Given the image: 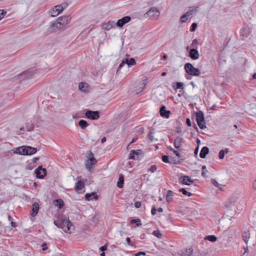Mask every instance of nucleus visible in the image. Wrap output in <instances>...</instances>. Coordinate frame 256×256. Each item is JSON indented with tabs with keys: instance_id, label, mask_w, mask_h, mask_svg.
Segmentation results:
<instances>
[{
	"instance_id": "f257e3e1",
	"label": "nucleus",
	"mask_w": 256,
	"mask_h": 256,
	"mask_svg": "<svg viewBox=\"0 0 256 256\" xmlns=\"http://www.w3.org/2000/svg\"><path fill=\"white\" fill-rule=\"evenodd\" d=\"M242 202V198L238 194H232L228 199L226 206L230 210L236 208H238Z\"/></svg>"
},
{
	"instance_id": "f03ea898",
	"label": "nucleus",
	"mask_w": 256,
	"mask_h": 256,
	"mask_svg": "<svg viewBox=\"0 0 256 256\" xmlns=\"http://www.w3.org/2000/svg\"><path fill=\"white\" fill-rule=\"evenodd\" d=\"M37 152V149L30 146H20L14 151V153L21 155H32Z\"/></svg>"
},
{
	"instance_id": "7ed1b4c3",
	"label": "nucleus",
	"mask_w": 256,
	"mask_h": 256,
	"mask_svg": "<svg viewBox=\"0 0 256 256\" xmlns=\"http://www.w3.org/2000/svg\"><path fill=\"white\" fill-rule=\"evenodd\" d=\"M186 72L190 75L198 76L200 74L198 68H195L190 63H186L184 65Z\"/></svg>"
},
{
	"instance_id": "20e7f679",
	"label": "nucleus",
	"mask_w": 256,
	"mask_h": 256,
	"mask_svg": "<svg viewBox=\"0 0 256 256\" xmlns=\"http://www.w3.org/2000/svg\"><path fill=\"white\" fill-rule=\"evenodd\" d=\"M64 10V8L61 5H57L54 6L53 8L50 11V16L51 17L56 16L58 14L61 13Z\"/></svg>"
},
{
	"instance_id": "39448f33",
	"label": "nucleus",
	"mask_w": 256,
	"mask_h": 256,
	"mask_svg": "<svg viewBox=\"0 0 256 256\" xmlns=\"http://www.w3.org/2000/svg\"><path fill=\"white\" fill-rule=\"evenodd\" d=\"M180 183L182 184L190 186L194 183V180L190 178L187 176H182L178 178Z\"/></svg>"
},
{
	"instance_id": "423d86ee",
	"label": "nucleus",
	"mask_w": 256,
	"mask_h": 256,
	"mask_svg": "<svg viewBox=\"0 0 256 256\" xmlns=\"http://www.w3.org/2000/svg\"><path fill=\"white\" fill-rule=\"evenodd\" d=\"M141 152L142 150H132L129 154L128 159H132L134 160H140Z\"/></svg>"
},
{
	"instance_id": "0eeeda50",
	"label": "nucleus",
	"mask_w": 256,
	"mask_h": 256,
	"mask_svg": "<svg viewBox=\"0 0 256 256\" xmlns=\"http://www.w3.org/2000/svg\"><path fill=\"white\" fill-rule=\"evenodd\" d=\"M86 116L88 118L96 120L100 118L99 112L98 111L87 110Z\"/></svg>"
},
{
	"instance_id": "6e6552de",
	"label": "nucleus",
	"mask_w": 256,
	"mask_h": 256,
	"mask_svg": "<svg viewBox=\"0 0 256 256\" xmlns=\"http://www.w3.org/2000/svg\"><path fill=\"white\" fill-rule=\"evenodd\" d=\"M35 174L38 178H42L46 174V168H42V166H38L35 170Z\"/></svg>"
},
{
	"instance_id": "1a4fd4ad",
	"label": "nucleus",
	"mask_w": 256,
	"mask_h": 256,
	"mask_svg": "<svg viewBox=\"0 0 256 256\" xmlns=\"http://www.w3.org/2000/svg\"><path fill=\"white\" fill-rule=\"evenodd\" d=\"M96 160L94 158L93 154H91L90 158L86 162V166L90 170L92 168V166L96 164Z\"/></svg>"
},
{
	"instance_id": "9d476101",
	"label": "nucleus",
	"mask_w": 256,
	"mask_h": 256,
	"mask_svg": "<svg viewBox=\"0 0 256 256\" xmlns=\"http://www.w3.org/2000/svg\"><path fill=\"white\" fill-rule=\"evenodd\" d=\"M130 20L131 18L129 16H124L122 18L118 20L116 22V25L119 28H122Z\"/></svg>"
},
{
	"instance_id": "9b49d317",
	"label": "nucleus",
	"mask_w": 256,
	"mask_h": 256,
	"mask_svg": "<svg viewBox=\"0 0 256 256\" xmlns=\"http://www.w3.org/2000/svg\"><path fill=\"white\" fill-rule=\"evenodd\" d=\"M189 56L194 60H196L199 58L200 54L197 50L192 48L190 50Z\"/></svg>"
},
{
	"instance_id": "f8f14e48",
	"label": "nucleus",
	"mask_w": 256,
	"mask_h": 256,
	"mask_svg": "<svg viewBox=\"0 0 256 256\" xmlns=\"http://www.w3.org/2000/svg\"><path fill=\"white\" fill-rule=\"evenodd\" d=\"M116 25L113 21L109 20L107 22L102 24V28L106 30H109Z\"/></svg>"
},
{
	"instance_id": "ddd939ff",
	"label": "nucleus",
	"mask_w": 256,
	"mask_h": 256,
	"mask_svg": "<svg viewBox=\"0 0 256 256\" xmlns=\"http://www.w3.org/2000/svg\"><path fill=\"white\" fill-rule=\"evenodd\" d=\"M160 114L162 117L168 118L170 114V111L166 110V106H162L160 110Z\"/></svg>"
},
{
	"instance_id": "4468645a",
	"label": "nucleus",
	"mask_w": 256,
	"mask_h": 256,
	"mask_svg": "<svg viewBox=\"0 0 256 256\" xmlns=\"http://www.w3.org/2000/svg\"><path fill=\"white\" fill-rule=\"evenodd\" d=\"M68 226H71V222L68 219H64L60 222V228H61L64 232Z\"/></svg>"
},
{
	"instance_id": "2eb2a0df",
	"label": "nucleus",
	"mask_w": 256,
	"mask_h": 256,
	"mask_svg": "<svg viewBox=\"0 0 256 256\" xmlns=\"http://www.w3.org/2000/svg\"><path fill=\"white\" fill-rule=\"evenodd\" d=\"M70 20V18L68 16H60L57 20L58 21L60 22V23L64 26L68 24Z\"/></svg>"
},
{
	"instance_id": "dca6fc26",
	"label": "nucleus",
	"mask_w": 256,
	"mask_h": 256,
	"mask_svg": "<svg viewBox=\"0 0 256 256\" xmlns=\"http://www.w3.org/2000/svg\"><path fill=\"white\" fill-rule=\"evenodd\" d=\"M193 252V250L192 248H184L181 250L180 255V256H190Z\"/></svg>"
},
{
	"instance_id": "f3484780",
	"label": "nucleus",
	"mask_w": 256,
	"mask_h": 256,
	"mask_svg": "<svg viewBox=\"0 0 256 256\" xmlns=\"http://www.w3.org/2000/svg\"><path fill=\"white\" fill-rule=\"evenodd\" d=\"M39 210V204L37 202H34L32 206L31 216L32 217L35 216Z\"/></svg>"
},
{
	"instance_id": "a211bd4d",
	"label": "nucleus",
	"mask_w": 256,
	"mask_h": 256,
	"mask_svg": "<svg viewBox=\"0 0 256 256\" xmlns=\"http://www.w3.org/2000/svg\"><path fill=\"white\" fill-rule=\"evenodd\" d=\"M78 88L79 89L83 92H88V85L86 82H80L78 84Z\"/></svg>"
},
{
	"instance_id": "6ab92c4d",
	"label": "nucleus",
	"mask_w": 256,
	"mask_h": 256,
	"mask_svg": "<svg viewBox=\"0 0 256 256\" xmlns=\"http://www.w3.org/2000/svg\"><path fill=\"white\" fill-rule=\"evenodd\" d=\"M209 152V148L207 146H204L200 154V156L202 158H204L208 154Z\"/></svg>"
},
{
	"instance_id": "aec40b11",
	"label": "nucleus",
	"mask_w": 256,
	"mask_h": 256,
	"mask_svg": "<svg viewBox=\"0 0 256 256\" xmlns=\"http://www.w3.org/2000/svg\"><path fill=\"white\" fill-rule=\"evenodd\" d=\"M196 122H203L204 120V114L202 111L198 110L196 112Z\"/></svg>"
},
{
	"instance_id": "412c9836",
	"label": "nucleus",
	"mask_w": 256,
	"mask_h": 256,
	"mask_svg": "<svg viewBox=\"0 0 256 256\" xmlns=\"http://www.w3.org/2000/svg\"><path fill=\"white\" fill-rule=\"evenodd\" d=\"M148 14L149 16H158L159 15V11L157 8L153 7L150 8V9L148 11Z\"/></svg>"
},
{
	"instance_id": "4be33fe9",
	"label": "nucleus",
	"mask_w": 256,
	"mask_h": 256,
	"mask_svg": "<svg viewBox=\"0 0 256 256\" xmlns=\"http://www.w3.org/2000/svg\"><path fill=\"white\" fill-rule=\"evenodd\" d=\"M85 198L86 200H90L93 198L96 200L98 198V196L95 192L87 193L85 195Z\"/></svg>"
},
{
	"instance_id": "5701e85b",
	"label": "nucleus",
	"mask_w": 256,
	"mask_h": 256,
	"mask_svg": "<svg viewBox=\"0 0 256 256\" xmlns=\"http://www.w3.org/2000/svg\"><path fill=\"white\" fill-rule=\"evenodd\" d=\"M182 141L183 140L182 138L179 137L176 138L174 142V147L176 148H179L182 146Z\"/></svg>"
},
{
	"instance_id": "b1692460",
	"label": "nucleus",
	"mask_w": 256,
	"mask_h": 256,
	"mask_svg": "<svg viewBox=\"0 0 256 256\" xmlns=\"http://www.w3.org/2000/svg\"><path fill=\"white\" fill-rule=\"evenodd\" d=\"M52 26L54 27V30H59L64 27V26L60 23V22H59L57 20L54 22Z\"/></svg>"
},
{
	"instance_id": "393cba45",
	"label": "nucleus",
	"mask_w": 256,
	"mask_h": 256,
	"mask_svg": "<svg viewBox=\"0 0 256 256\" xmlns=\"http://www.w3.org/2000/svg\"><path fill=\"white\" fill-rule=\"evenodd\" d=\"M124 182V178L122 174H120L118 180L117 182V186L119 188H122Z\"/></svg>"
},
{
	"instance_id": "a878e982",
	"label": "nucleus",
	"mask_w": 256,
	"mask_h": 256,
	"mask_svg": "<svg viewBox=\"0 0 256 256\" xmlns=\"http://www.w3.org/2000/svg\"><path fill=\"white\" fill-rule=\"evenodd\" d=\"M242 237L245 243L247 244L250 237V234L249 231L244 232L242 234Z\"/></svg>"
},
{
	"instance_id": "bb28decb",
	"label": "nucleus",
	"mask_w": 256,
	"mask_h": 256,
	"mask_svg": "<svg viewBox=\"0 0 256 256\" xmlns=\"http://www.w3.org/2000/svg\"><path fill=\"white\" fill-rule=\"evenodd\" d=\"M172 198H173V192L170 190H168L166 196V201L168 202H170L172 201Z\"/></svg>"
},
{
	"instance_id": "cd10ccee",
	"label": "nucleus",
	"mask_w": 256,
	"mask_h": 256,
	"mask_svg": "<svg viewBox=\"0 0 256 256\" xmlns=\"http://www.w3.org/2000/svg\"><path fill=\"white\" fill-rule=\"evenodd\" d=\"M197 7L191 6L189 10L186 14L188 16H192L194 12L197 11Z\"/></svg>"
},
{
	"instance_id": "c85d7f7f",
	"label": "nucleus",
	"mask_w": 256,
	"mask_h": 256,
	"mask_svg": "<svg viewBox=\"0 0 256 256\" xmlns=\"http://www.w3.org/2000/svg\"><path fill=\"white\" fill-rule=\"evenodd\" d=\"M84 188V184L81 181H78L75 185V188L76 190H82Z\"/></svg>"
},
{
	"instance_id": "c756f323",
	"label": "nucleus",
	"mask_w": 256,
	"mask_h": 256,
	"mask_svg": "<svg viewBox=\"0 0 256 256\" xmlns=\"http://www.w3.org/2000/svg\"><path fill=\"white\" fill-rule=\"evenodd\" d=\"M125 60L128 67L134 66L136 64V62L134 58H130V60L126 58Z\"/></svg>"
},
{
	"instance_id": "7c9ffc66",
	"label": "nucleus",
	"mask_w": 256,
	"mask_h": 256,
	"mask_svg": "<svg viewBox=\"0 0 256 256\" xmlns=\"http://www.w3.org/2000/svg\"><path fill=\"white\" fill-rule=\"evenodd\" d=\"M228 148H225L224 150H222L219 152L218 158L220 159H223L225 154H228Z\"/></svg>"
},
{
	"instance_id": "2f4dec72",
	"label": "nucleus",
	"mask_w": 256,
	"mask_h": 256,
	"mask_svg": "<svg viewBox=\"0 0 256 256\" xmlns=\"http://www.w3.org/2000/svg\"><path fill=\"white\" fill-rule=\"evenodd\" d=\"M78 125L82 128L84 129L88 126V124L86 120H82L78 122Z\"/></svg>"
},
{
	"instance_id": "473e14b6",
	"label": "nucleus",
	"mask_w": 256,
	"mask_h": 256,
	"mask_svg": "<svg viewBox=\"0 0 256 256\" xmlns=\"http://www.w3.org/2000/svg\"><path fill=\"white\" fill-rule=\"evenodd\" d=\"M54 204L59 208H61L64 206V202L61 199L56 200H54Z\"/></svg>"
},
{
	"instance_id": "72a5a7b5",
	"label": "nucleus",
	"mask_w": 256,
	"mask_h": 256,
	"mask_svg": "<svg viewBox=\"0 0 256 256\" xmlns=\"http://www.w3.org/2000/svg\"><path fill=\"white\" fill-rule=\"evenodd\" d=\"M204 240L212 242H214L216 241L217 238L214 235L207 236L205 237Z\"/></svg>"
},
{
	"instance_id": "f704fd0d",
	"label": "nucleus",
	"mask_w": 256,
	"mask_h": 256,
	"mask_svg": "<svg viewBox=\"0 0 256 256\" xmlns=\"http://www.w3.org/2000/svg\"><path fill=\"white\" fill-rule=\"evenodd\" d=\"M130 223L132 224L137 223V224H136L137 226H140L142 225V223H140V220L139 218L132 219L130 220Z\"/></svg>"
},
{
	"instance_id": "c9c22d12",
	"label": "nucleus",
	"mask_w": 256,
	"mask_h": 256,
	"mask_svg": "<svg viewBox=\"0 0 256 256\" xmlns=\"http://www.w3.org/2000/svg\"><path fill=\"white\" fill-rule=\"evenodd\" d=\"M179 192H182L183 194L188 196H192V194L191 192H187L184 188H180L179 190Z\"/></svg>"
},
{
	"instance_id": "e433bc0d",
	"label": "nucleus",
	"mask_w": 256,
	"mask_h": 256,
	"mask_svg": "<svg viewBox=\"0 0 256 256\" xmlns=\"http://www.w3.org/2000/svg\"><path fill=\"white\" fill-rule=\"evenodd\" d=\"M66 230H64L65 232L70 234L72 232V230H74V226L72 225V223L71 222V226H66Z\"/></svg>"
},
{
	"instance_id": "4c0bfd02",
	"label": "nucleus",
	"mask_w": 256,
	"mask_h": 256,
	"mask_svg": "<svg viewBox=\"0 0 256 256\" xmlns=\"http://www.w3.org/2000/svg\"><path fill=\"white\" fill-rule=\"evenodd\" d=\"M197 124L200 129L203 130L206 128V122L204 120H203V122H198Z\"/></svg>"
},
{
	"instance_id": "58836bf2",
	"label": "nucleus",
	"mask_w": 256,
	"mask_h": 256,
	"mask_svg": "<svg viewBox=\"0 0 256 256\" xmlns=\"http://www.w3.org/2000/svg\"><path fill=\"white\" fill-rule=\"evenodd\" d=\"M152 234L158 238H161L162 236V234L159 230L154 231Z\"/></svg>"
},
{
	"instance_id": "ea45409f",
	"label": "nucleus",
	"mask_w": 256,
	"mask_h": 256,
	"mask_svg": "<svg viewBox=\"0 0 256 256\" xmlns=\"http://www.w3.org/2000/svg\"><path fill=\"white\" fill-rule=\"evenodd\" d=\"M188 16H186V14H184L182 15L181 17H180V22L182 23H184V22H186V20H187L188 19Z\"/></svg>"
},
{
	"instance_id": "a19ab883",
	"label": "nucleus",
	"mask_w": 256,
	"mask_h": 256,
	"mask_svg": "<svg viewBox=\"0 0 256 256\" xmlns=\"http://www.w3.org/2000/svg\"><path fill=\"white\" fill-rule=\"evenodd\" d=\"M176 90L183 89L184 84L182 82H177L176 83Z\"/></svg>"
},
{
	"instance_id": "79ce46f5",
	"label": "nucleus",
	"mask_w": 256,
	"mask_h": 256,
	"mask_svg": "<svg viewBox=\"0 0 256 256\" xmlns=\"http://www.w3.org/2000/svg\"><path fill=\"white\" fill-rule=\"evenodd\" d=\"M146 82H143V86L142 88H140L139 90H138L136 91V94H138L140 92H142L144 90V88H145V86H146Z\"/></svg>"
},
{
	"instance_id": "37998d69",
	"label": "nucleus",
	"mask_w": 256,
	"mask_h": 256,
	"mask_svg": "<svg viewBox=\"0 0 256 256\" xmlns=\"http://www.w3.org/2000/svg\"><path fill=\"white\" fill-rule=\"evenodd\" d=\"M162 161L165 163H168L169 162V158L168 156H162Z\"/></svg>"
},
{
	"instance_id": "c03bdc74",
	"label": "nucleus",
	"mask_w": 256,
	"mask_h": 256,
	"mask_svg": "<svg viewBox=\"0 0 256 256\" xmlns=\"http://www.w3.org/2000/svg\"><path fill=\"white\" fill-rule=\"evenodd\" d=\"M6 12L4 10H0V20L4 17Z\"/></svg>"
},
{
	"instance_id": "a18cd8bd",
	"label": "nucleus",
	"mask_w": 256,
	"mask_h": 256,
	"mask_svg": "<svg viewBox=\"0 0 256 256\" xmlns=\"http://www.w3.org/2000/svg\"><path fill=\"white\" fill-rule=\"evenodd\" d=\"M212 182L215 186L220 188V184H219L216 180L212 179Z\"/></svg>"
},
{
	"instance_id": "49530a36",
	"label": "nucleus",
	"mask_w": 256,
	"mask_h": 256,
	"mask_svg": "<svg viewBox=\"0 0 256 256\" xmlns=\"http://www.w3.org/2000/svg\"><path fill=\"white\" fill-rule=\"evenodd\" d=\"M157 168L156 166L153 165L150 166V168L149 169V171H150L151 172L153 173L155 172Z\"/></svg>"
},
{
	"instance_id": "de8ad7c7",
	"label": "nucleus",
	"mask_w": 256,
	"mask_h": 256,
	"mask_svg": "<svg viewBox=\"0 0 256 256\" xmlns=\"http://www.w3.org/2000/svg\"><path fill=\"white\" fill-rule=\"evenodd\" d=\"M197 27V24L196 23H193L190 27V30L191 32H194Z\"/></svg>"
},
{
	"instance_id": "09e8293b",
	"label": "nucleus",
	"mask_w": 256,
	"mask_h": 256,
	"mask_svg": "<svg viewBox=\"0 0 256 256\" xmlns=\"http://www.w3.org/2000/svg\"><path fill=\"white\" fill-rule=\"evenodd\" d=\"M153 134H154V132H152V131L150 132L148 137H149V138L151 140V141H153L154 140V137L152 136Z\"/></svg>"
},
{
	"instance_id": "8fccbe9b",
	"label": "nucleus",
	"mask_w": 256,
	"mask_h": 256,
	"mask_svg": "<svg viewBox=\"0 0 256 256\" xmlns=\"http://www.w3.org/2000/svg\"><path fill=\"white\" fill-rule=\"evenodd\" d=\"M125 64H126V60H123L119 65L118 66V70H120V69H121Z\"/></svg>"
},
{
	"instance_id": "3c124183",
	"label": "nucleus",
	"mask_w": 256,
	"mask_h": 256,
	"mask_svg": "<svg viewBox=\"0 0 256 256\" xmlns=\"http://www.w3.org/2000/svg\"><path fill=\"white\" fill-rule=\"evenodd\" d=\"M140 255H146V252H140L134 254V256H140Z\"/></svg>"
},
{
	"instance_id": "603ef678",
	"label": "nucleus",
	"mask_w": 256,
	"mask_h": 256,
	"mask_svg": "<svg viewBox=\"0 0 256 256\" xmlns=\"http://www.w3.org/2000/svg\"><path fill=\"white\" fill-rule=\"evenodd\" d=\"M134 206L136 208H140L142 204H141V202H136L134 204Z\"/></svg>"
},
{
	"instance_id": "864d4df0",
	"label": "nucleus",
	"mask_w": 256,
	"mask_h": 256,
	"mask_svg": "<svg viewBox=\"0 0 256 256\" xmlns=\"http://www.w3.org/2000/svg\"><path fill=\"white\" fill-rule=\"evenodd\" d=\"M107 249V245L106 244H105L103 246H102L100 248V251L104 252V251L106 250Z\"/></svg>"
},
{
	"instance_id": "5fc2aeb1",
	"label": "nucleus",
	"mask_w": 256,
	"mask_h": 256,
	"mask_svg": "<svg viewBox=\"0 0 256 256\" xmlns=\"http://www.w3.org/2000/svg\"><path fill=\"white\" fill-rule=\"evenodd\" d=\"M156 209L155 208H153L151 210L152 214L153 216H154L155 214H156Z\"/></svg>"
},
{
	"instance_id": "6e6d98bb",
	"label": "nucleus",
	"mask_w": 256,
	"mask_h": 256,
	"mask_svg": "<svg viewBox=\"0 0 256 256\" xmlns=\"http://www.w3.org/2000/svg\"><path fill=\"white\" fill-rule=\"evenodd\" d=\"M174 153L178 157L181 156V154L177 150H174Z\"/></svg>"
},
{
	"instance_id": "4d7b16f0",
	"label": "nucleus",
	"mask_w": 256,
	"mask_h": 256,
	"mask_svg": "<svg viewBox=\"0 0 256 256\" xmlns=\"http://www.w3.org/2000/svg\"><path fill=\"white\" fill-rule=\"evenodd\" d=\"M186 122L188 126H192L191 122H190V118H186Z\"/></svg>"
},
{
	"instance_id": "13d9d810",
	"label": "nucleus",
	"mask_w": 256,
	"mask_h": 256,
	"mask_svg": "<svg viewBox=\"0 0 256 256\" xmlns=\"http://www.w3.org/2000/svg\"><path fill=\"white\" fill-rule=\"evenodd\" d=\"M126 241L128 243V244L130 246H132V244H131V241H130V238H126Z\"/></svg>"
},
{
	"instance_id": "bf43d9fd",
	"label": "nucleus",
	"mask_w": 256,
	"mask_h": 256,
	"mask_svg": "<svg viewBox=\"0 0 256 256\" xmlns=\"http://www.w3.org/2000/svg\"><path fill=\"white\" fill-rule=\"evenodd\" d=\"M46 246V243H43L42 244V250H46L48 248Z\"/></svg>"
},
{
	"instance_id": "052dcab7",
	"label": "nucleus",
	"mask_w": 256,
	"mask_h": 256,
	"mask_svg": "<svg viewBox=\"0 0 256 256\" xmlns=\"http://www.w3.org/2000/svg\"><path fill=\"white\" fill-rule=\"evenodd\" d=\"M10 224H11V226L12 227V228H15L16 226V224L15 222H14L12 221L11 222H10Z\"/></svg>"
},
{
	"instance_id": "680f3d73",
	"label": "nucleus",
	"mask_w": 256,
	"mask_h": 256,
	"mask_svg": "<svg viewBox=\"0 0 256 256\" xmlns=\"http://www.w3.org/2000/svg\"><path fill=\"white\" fill-rule=\"evenodd\" d=\"M54 225H56V226H58V228H60V223H59L57 221H54Z\"/></svg>"
},
{
	"instance_id": "e2e57ef3",
	"label": "nucleus",
	"mask_w": 256,
	"mask_h": 256,
	"mask_svg": "<svg viewBox=\"0 0 256 256\" xmlns=\"http://www.w3.org/2000/svg\"><path fill=\"white\" fill-rule=\"evenodd\" d=\"M198 152V146L194 150V154H197Z\"/></svg>"
},
{
	"instance_id": "0e129e2a",
	"label": "nucleus",
	"mask_w": 256,
	"mask_h": 256,
	"mask_svg": "<svg viewBox=\"0 0 256 256\" xmlns=\"http://www.w3.org/2000/svg\"><path fill=\"white\" fill-rule=\"evenodd\" d=\"M106 141V137H103V138L101 139V142H102V143H104V142Z\"/></svg>"
},
{
	"instance_id": "69168bd1",
	"label": "nucleus",
	"mask_w": 256,
	"mask_h": 256,
	"mask_svg": "<svg viewBox=\"0 0 256 256\" xmlns=\"http://www.w3.org/2000/svg\"><path fill=\"white\" fill-rule=\"evenodd\" d=\"M156 211L158 212H163V209L162 208H158L157 210H156Z\"/></svg>"
},
{
	"instance_id": "338daca9",
	"label": "nucleus",
	"mask_w": 256,
	"mask_h": 256,
	"mask_svg": "<svg viewBox=\"0 0 256 256\" xmlns=\"http://www.w3.org/2000/svg\"><path fill=\"white\" fill-rule=\"evenodd\" d=\"M8 220L9 221H10V222H12V217L10 216V215L8 216Z\"/></svg>"
},
{
	"instance_id": "774afa93",
	"label": "nucleus",
	"mask_w": 256,
	"mask_h": 256,
	"mask_svg": "<svg viewBox=\"0 0 256 256\" xmlns=\"http://www.w3.org/2000/svg\"><path fill=\"white\" fill-rule=\"evenodd\" d=\"M190 84L191 86H192L193 88H194V87H195V86H196V85H195V84H194V82H190Z\"/></svg>"
}]
</instances>
